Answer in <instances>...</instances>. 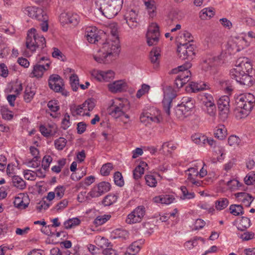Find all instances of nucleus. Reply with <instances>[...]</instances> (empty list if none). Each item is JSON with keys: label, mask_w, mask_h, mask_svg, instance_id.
<instances>
[{"label": "nucleus", "mask_w": 255, "mask_h": 255, "mask_svg": "<svg viewBox=\"0 0 255 255\" xmlns=\"http://www.w3.org/2000/svg\"><path fill=\"white\" fill-rule=\"evenodd\" d=\"M111 36L94 55L95 61L99 63H107L114 59L118 54L120 48V40L118 36L117 25H110Z\"/></svg>", "instance_id": "nucleus-1"}, {"label": "nucleus", "mask_w": 255, "mask_h": 255, "mask_svg": "<svg viewBox=\"0 0 255 255\" xmlns=\"http://www.w3.org/2000/svg\"><path fill=\"white\" fill-rule=\"evenodd\" d=\"M255 103L254 96L250 93L239 95L236 99V117L242 119L247 117L253 109Z\"/></svg>", "instance_id": "nucleus-2"}, {"label": "nucleus", "mask_w": 255, "mask_h": 255, "mask_svg": "<svg viewBox=\"0 0 255 255\" xmlns=\"http://www.w3.org/2000/svg\"><path fill=\"white\" fill-rule=\"evenodd\" d=\"M129 109V103L127 99L117 98L112 100V103L108 108L107 112L109 115L115 119H118L123 116L126 119H128L129 116L126 113Z\"/></svg>", "instance_id": "nucleus-3"}, {"label": "nucleus", "mask_w": 255, "mask_h": 255, "mask_svg": "<svg viewBox=\"0 0 255 255\" xmlns=\"http://www.w3.org/2000/svg\"><path fill=\"white\" fill-rule=\"evenodd\" d=\"M25 45L33 53L38 48H44L46 46V40L43 35L37 33L36 29L32 28L27 31Z\"/></svg>", "instance_id": "nucleus-4"}, {"label": "nucleus", "mask_w": 255, "mask_h": 255, "mask_svg": "<svg viewBox=\"0 0 255 255\" xmlns=\"http://www.w3.org/2000/svg\"><path fill=\"white\" fill-rule=\"evenodd\" d=\"M97 4L99 10L107 18L111 19L116 15L121 9L123 3L113 1L112 0H97Z\"/></svg>", "instance_id": "nucleus-5"}, {"label": "nucleus", "mask_w": 255, "mask_h": 255, "mask_svg": "<svg viewBox=\"0 0 255 255\" xmlns=\"http://www.w3.org/2000/svg\"><path fill=\"white\" fill-rule=\"evenodd\" d=\"M191 67V64L190 62H187L177 68L173 69L170 72L171 74H178L175 80V85L177 88L182 87L185 84L189 82L191 74L188 69Z\"/></svg>", "instance_id": "nucleus-6"}, {"label": "nucleus", "mask_w": 255, "mask_h": 255, "mask_svg": "<svg viewBox=\"0 0 255 255\" xmlns=\"http://www.w3.org/2000/svg\"><path fill=\"white\" fill-rule=\"evenodd\" d=\"M247 60L246 61L239 59L237 61L235 68L230 71V75L231 77L235 79L237 82L242 77V75L244 73L249 72V70L252 68V66Z\"/></svg>", "instance_id": "nucleus-7"}, {"label": "nucleus", "mask_w": 255, "mask_h": 255, "mask_svg": "<svg viewBox=\"0 0 255 255\" xmlns=\"http://www.w3.org/2000/svg\"><path fill=\"white\" fill-rule=\"evenodd\" d=\"M85 37L89 43H96L97 42L99 43L98 44H101V47L103 43L100 41L102 38H105V34L103 31L98 30L95 26H88L85 28Z\"/></svg>", "instance_id": "nucleus-8"}, {"label": "nucleus", "mask_w": 255, "mask_h": 255, "mask_svg": "<svg viewBox=\"0 0 255 255\" xmlns=\"http://www.w3.org/2000/svg\"><path fill=\"white\" fill-rule=\"evenodd\" d=\"M159 27L156 22H152L149 25L146 33V41L148 46L156 45L159 39Z\"/></svg>", "instance_id": "nucleus-9"}, {"label": "nucleus", "mask_w": 255, "mask_h": 255, "mask_svg": "<svg viewBox=\"0 0 255 255\" xmlns=\"http://www.w3.org/2000/svg\"><path fill=\"white\" fill-rule=\"evenodd\" d=\"M50 64V62L48 58L45 57H41L38 63L33 66L30 76L36 78H41L44 72L49 68Z\"/></svg>", "instance_id": "nucleus-10"}, {"label": "nucleus", "mask_w": 255, "mask_h": 255, "mask_svg": "<svg viewBox=\"0 0 255 255\" xmlns=\"http://www.w3.org/2000/svg\"><path fill=\"white\" fill-rule=\"evenodd\" d=\"M145 214V208L143 206H138L129 214L126 219V223L132 224L141 222Z\"/></svg>", "instance_id": "nucleus-11"}, {"label": "nucleus", "mask_w": 255, "mask_h": 255, "mask_svg": "<svg viewBox=\"0 0 255 255\" xmlns=\"http://www.w3.org/2000/svg\"><path fill=\"white\" fill-rule=\"evenodd\" d=\"M194 47V45L190 43H184L181 45H178L177 52L179 57L183 59H192L195 55Z\"/></svg>", "instance_id": "nucleus-12"}, {"label": "nucleus", "mask_w": 255, "mask_h": 255, "mask_svg": "<svg viewBox=\"0 0 255 255\" xmlns=\"http://www.w3.org/2000/svg\"><path fill=\"white\" fill-rule=\"evenodd\" d=\"M183 102L178 105L175 110V114L176 117L180 120H183L189 115L190 111L193 108L194 106L191 101L188 100L185 104Z\"/></svg>", "instance_id": "nucleus-13"}, {"label": "nucleus", "mask_w": 255, "mask_h": 255, "mask_svg": "<svg viewBox=\"0 0 255 255\" xmlns=\"http://www.w3.org/2000/svg\"><path fill=\"white\" fill-rule=\"evenodd\" d=\"M229 102L230 99L227 96L221 97L218 101L220 117L223 121L225 120L228 117Z\"/></svg>", "instance_id": "nucleus-14"}, {"label": "nucleus", "mask_w": 255, "mask_h": 255, "mask_svg": "<svg viewBox=\"0 0 255 255\" xmlns=\"http://www.w3.org/2000/svg\"><path fill=\"white\" fill-rule=\"evenodd\" d=\"M111 189V184L107 182L103 181L95 186L88 194L92 198L98 197Z\"/></svg>", "instance_id": "nucleus-15"}, {"label": "nucleus", "mask_w": 255, "mask_h": 255, "mask_svg": "<svg viewBox=\"0 0 255 255\" xmlns=\"http://www.w3.org/2000/svg\"><path fill=\"white\" fill-rule=\"evenodd\" d=\"M79 20V16L72 12H64L59 16V21L62 25L72 24L73 25H76Z\"/></svg>", "instance_id": "nucleus-16"}, {"label": "nucleus", "mask_w": 255, "mask_h": 255, "mask_svg": "<svg viewBox=\"0 0 255 255\" xmlns=\"http://www.w3.org/2000/svg\"><path fill=\"white\" fill-rule=\"evenodd\" d=\"M92 75L99 81L108 82L114 78L115 73L112 70L107 71L94 70L92 72Z\"/></svg>", "instance_id": "nucleus-17"}, {"label": "nucleus", "mask_w": 255, "mask_h": 255, "mask_svg": "<svg viewBox=\"0 0 255 255\" xmlns=\"http://www.w3.org/2000/svg\"><path fill=\"white\" fill-rule=\"evenodd\" d=\"M137 16V12L133 9L129 10L125 13L124 15L125 19L130 28L133 29L137 27L138 24L136 20Z\"/></svg>", "instance_id": "nucleus-18"}, {"label": "nucleus", "mask_w": 255, "mask_h": 255, "mask_svg": "<svg viewBox=\"0 0 255 255\" xmlns=\"http://www.w3.org/2000/svg\"><path fill=\"white\" fill-rule=\"evenodd\" d=\"M109 90L113 93L121 92L126 90L127 84L123 80L115 81L108 85Z\"/></svg>", "instance_id": "nucleus-19"}, {"label": "nucleus", "mask_w": 255, "mask_h": 255, "mask_svg": "<svg viewBox=\"0 0 255 255\" xmlns=\"http://www.w3.org/2000/svg\"><path fill=\"white\" fill-rule=\"evenodd\" d=\"M150 17L153 18L157 14V7L154 0H142Z\"/></svg>", "instance_id": "nucleus-20"}, {"label": "nucleus", "mask_w": 255, "mask_h": 255, "mask_svg": "<svg viewBox=\"0 0 255 255\" xmlns=\"http://www.w3.org/2000/svg\"><path fill=\"white\" fill-rule=\"evenodd\" d=\"M140 120L141 123L146 126L152 122L156 123H159L160 122V117L158 116H153L150 113L145 112L141 114L140 117Z\"/></svg>", "instance_id": "nucleus-21"}, {"label": "nucleus", "mask_w": 255, "mask_h": 255, "mask_svg": "<svg viewBox=\"0 0 255 255\" xmlns=\"http://www.w3.org/2000/svg\"><path fill=\"white\" fill-rule=\"evenodd\" d=\"M209 88V85L203 82H200L199 83L191 82L189 84V86L187 87L186 90L196 93Z\"/></svg>", "instance_id": "nucleus-22"}, {"label": "nucleus", "mask_w": 255, "mask_h": 255, "mask_svg": "<svg viewBox=\"0 0 255 255\" xmlns=\"http://www.w3.org/2000/svg\"><path fill=\"white\" fill-rule=\"evenodd\" d=\"M239 202H242L245 206L249 207L253 201V197L246 192H239L235 194Z\"/></svg>", "instance_id": "nucleus-23"}, {"label": "nucleus", "mask_w": 255, "mask_h": 255, "mask_svg": "<svg viewBox=\"0 0 255 255\" xmlns=\"http://www.w3.org/2000/svg\"><path fill=\"white\" fill-rule=\"evenodd\" d=\"M160 56V50L158 47L153 48L150 52L149 58L155 68H157L159 65Z\"/></svg>", "instance_id": "nucleus-24"}, {"label": "nucleus", "mask_w": 255, "mask_h": 255, "mask_svg": "<svg viewBox=\"0 0 255 255\" xmlns=\"http://www.w3.org/2000/svg\"><path fill=\"white\" fill-rule=\"evenodd\" d=\"M153 200L155 203L168 205L173 202L175 198L171 195H162L155 197Z\"/></svg>", "instance_id": "nucleus-25"}, {"label": "nucleus", "mask_w": 255, "mask_h": 255, "mask_svg": "<svg viewBox=\"0 0 255 255\" xmlns=\"http://www.w3.org/2000/svg\"><path fill=\"white\" fill-rule=\"evenodd\" d=\"M246 72H245L243 74L242 77L240 78L238 82L241 85L251 87L254 83V78L251 76L249 75V73H247Z\"/></svg>", "instance_id": "nucleus-26"}, {"label": "nucleus", "mask_w": 255, "mask_h": 255, "mask_svg": "<svg viewBox=\"0 0 255 255\" xmlns=\"http://www.w3.org/2000/svg\"><path fill=\"white\" fill-rule=\"evenodd\" d=\"M182 19V16L175 10L171 11L166 19L167 23L169 25L174 24Z\"/></svg>", "instance_id": "nucleus-27"}, {"label": "nucleus", "mask_w": 255, "mask_h": 255, "mask_svg": "<svg viewBox=\"0 0 255 255\" xmlns=\"http://www.w3.org/2000/svg\"><path fill=\"white\" fill-rule=\"evenodd\" d=\"M172 102V98L168 94H165L162 101V104L164 112L167 116H169L170 115V109Z\"/></svg>", "instance_id": "nucleus-28"}, {"label": "nucleus", "mask_w": 255, "mask_h": 255, "mask_svg": "<svg viewBox=\"0 0 255 255\" xmlns=\"http://www.w3.org/2000/svg\"><path fill=\"white\" fill-rule=\"evenodd\" d=\"M147 164L144 162H141L139 164L133 171V176L135 179H139L144 174V167Z\"/></svg>", "instance_id": "nucleus-29"}, {"label": "nucleus", "mask_w": 255, "mask_h": 255, "mask_svg": "<svg viewBox=\"0 0 255 255\" xmlns=\"http://www.w3.org/2000/svg\"><path fill=\"white\" fill-rule=\"evenodd\" d=\"M177 41L179 43V45H181L184 43H190L193 40L191 34L189 32L185 31L180 34V36L177 38Z\"/></svg>", "instance_id": "nucleus-30"}, {"label": "nucleus", "mask_w": 255, "mask_h": 255, "mask_svg": "<svg viewBox=\"0 0 255 255\" xmlns=\"http://www.w3.org/2000/svg\"><path fill=\"white\" fill-rule=\"evenodd\" d=\"M144 243L142 240L135 241L132 243V244L127 249L126 252L136 254L140 251L141 246Z\"/></svg>", "instance_id": "nucleus-31"}, {"label": "nucleus", "mask_w": 255, "mask_h": 255, "mask_svg": "<svg viewBox=\"0 0 255 255\" xmlns=\"http://www.w3.org/2000/svg\"><path fill=\"white\" fill-rule=\"evenodd\" d=\"M251 221L249 218L242 217L237 226L238 230L244 231L251 226Z\"/></svg>", "instance_id": "nucleus-32"}, {"label": "nucleus", "mask_w": 255, "mask_h": 255, "mask_svg": "<svg viewBox=\"0 0 255 255\" xmlns=\"http://www.w3.org/2000/svg\"><path fill=\"white\" fill-rule=\"evenodd\" d=\"M35 94V90L34 88L31 87L27 86L24 91V100L26 103L30 102L33 98Z\"/></svg>", "instance_id": "nucleus-33"}, {"label": "nucleus", "mask_w": 255, "mask_h": 255, "mask_svg": "<svg viewBox=\"0 0 255 255\" xmlns=\"http://www.w3.org/2000/svg\"><path fill=\"white\" fill-rule=\"evenodd\" d=\"M12 182V185L19 189L23 190L26 187L25 181L19 176H13Z\"/></svg>", "instance_id": "nucleus-34"}, {"label": "nucleus", "mask_w": 255, "mask_h": 255, "mask_svg": "<svg viewBox=\"0 0 255 255\" xmlns=\"http://www.w3.org/2000/svg\"><path fill=\"white\" fill-rule=\"evenodd\" d=\"M176 146L171 142H164L163 143L160 151L164 155L170 154L172 150H175Z\"/></svg>", "instance_id": "nucleus-35"}, {"label": "nucleus", "mask_w": 255, "mask_h": 255, "mask_svg": "<svg viewBox=\"0 0 255 255\" xmlns=\"http://www.w3.org/2000/svg\"><path fill=\"white\" fill-rule=\"evenodd\" d=\"M22 90V87L21 84L18 85V87L15 88L14 90V92L16 93L15 94L13 95H8L7 96V100L8 101L9 105L13 107L14 106V102L16 100V98L17 95H18L21 91Z\"/></svg>", "instance_id": "nucleus-36"}, {"label": "nucleus", "mask_w": 255, "mask_h": 255, "mask_svg": "<svg viewBox=\"0 0 255 255\" xmlns=\"http://www.w3.org/2000/svg\"><path fill=\"white\" fill-rule=\"evenodd\" d=\"M234 42L237 46L236 51H240L249 46L248 42L243 37H236Z\"/></svg>", "instance_id": "nucleus-37"}, {"label": "nucleus", "mask_w": 255, "mask_h": 255, "mask_svg": "<svg viewBox=\"0 0 255 255\" xmlns=\"http://www.w3.org/2000/svg\"><path fill=\"white\" fill-rule=\"evenodd\" d=\"M215 136L219 139L222 140L224 139L227 134V129L224 125H220L217 127L215 133Z\"/></svg>", "instance_id": "nucleus-38"}, {"label": "nucleus", "mask_w": 255, "mask_h": 255, "mask_svg": "<svg viewBox=\"0 0 255 255\" xmlns=\"http://www.w3.org/2000/svg\"><path fill=\"white\" fill-rule=\"evenodd\" d=\"M63 82L55 83V84L53 85H49V87L51 89L53 90L55 92H60L63 95L67 96L68 93L65 91L63 88Z\"/></svg>", "instance_id": "nucleus-39"}, {"label": "nucleus", "mask_w": 255, "mask_h": 255, "mask_svg": "<svg viewBox=\"0 0 255 255\" xmlns=\"http://www.w3.org/2000/svg\"><path fill=\"white\" fill-rule=\"evenodd\" d=\"M204 106L205 107L204 110L211 117H214L216 115V107L215 103H212L210 101L205 104Z\"/></svg>", "instance_id": "nucleus-40"}, {"label": "nucleus", "mask_w": 255, "mask_h": 255, "mask_svg": "<svg viewBox=\"0 0 255 255\" xmlns=\"http://www.w3.org/2000/svg\"><path fill=\"white\" fill-rule=\"evenodd\" d=\"M80 220L77 218L69 219L64 223L65 228L70 229L80 224Z\"/></svg>", "instance_id": "nucleus-41"}, {"label": "nucleus", "mask_w": 255, "mask_h": 255, "mask_svg": "<svg viewBox=\"0 0 255 255\" xmlns=\"http://www.w3.org/2000/svg\"><path fill=\"white\" fill-rule=\"evenodd\" d=\"M215 12L212 7L203 8L200 12V17L202 19H206L207 17L211 18L214 16Z\"/></svg>", "instance_id": "nucleus-42"}, {"label": "nucleus", "mask_w": 255, "mask_h": 255, "mask_svg": "<svg viewBox=\"0 0 255 255\" xmlns=\"http://www.w3.org/2000/svg\"><path fill=\"white\" fill-rule=\"evenodd\" d=\"M191 139L192 141L196 144H206V140H207V137L199 133H196L192 135Z\"/></svg>", "instance_id": "nucleus-43"}, {"label": "nucleus", "mask_w": 255, "mask_h": 255, "mask_svg": "<svg viewBox=\"0 0 255 255\" xmlns=\"http://www.w3.org/2000/svg\"><path fill=\"white\" fill-rule=\"evenodd\" d=\"M230 213L235 216H239L244 214L243 208L240 205H231L230 207Z\"/></svg>", "instance_id": "nucleus-44"}, {"label": "nucleus", "mask_w": 255, "mask_h": 255, "mask_svg": "<svg viewBox=\"0 0 255 255\" xmlns=\"http://www.w3.org/2000/svg\"><path fill=\"white\" fill-rule=\"evenodd\" d=\"M117 196L114 194H108L103 200V204L105 206H108L115 203L117 200Z\"/></svg>", "instance_id": "nucleus-45"}, {"label": "nucleus", "mask_w": 255, "mask_h": 255, "mask_svg": "<svg viewBox=\"0 0 255 255\" xmlns=\"http://www.w3.org/2000/svg\"><path fill=\"white\" fill-rule=\"evenodd\" d=\"M111 217L110 215H103L97 217L94 221V224L96 226H101L105 223Z\"/></svg>", "instance_id": "nucleus-46"}, {"label": "nucleus", "mask_w": 255, "mask_h": 255, "mask_svg": "<svg viewBox=\"0 0 255 255\" xmlns=\"http://www.w3.org/2000/svg\"><path fill=\"white\" fill-rule=\"evenodd\" d=\"M229 201L227 198H220L216 201L215 207L218 210H221L227 207Z\"/></svg>", "instance_id": "nucleus-47"}, {"label": "nucleus", "mask_w": 255, "mask_h": 255, "mask_svg": "<svg viewBox=\"0 0 255 255\" xmlns=\"http://www.w3.org/2000/svg\"><path fill=\"white\" fill-rule=\"evenodd\" d=\"M81 105L83 108L84 112L86 111H88V112L92 111L95 106L93 100L91 99H88Z\"/></svg>", "instance_id": "nucleus-48"}, {"label": "nucleus", "mask_w": 255, "mask_h": 255, "mask_svg": "<svg viewBox=\"0 0 255 255\" xmlns=\"http://www.w3.org/2000/svg\"><path fill=\"white\" fill-rule=\"evenodd\" d=\"M97 245L101 248L112 247L111 243L109 242L108 240L104 237H98L96 240Z\"/></svg>", "instance_id": "nucleus-49"}, {"label": "nucleus", "mask_w": 255, "mask_h": 255, "mask_svg": "<svg viewBox=\"0 0 255 255\" xmlns=\"http://www.w3.org/2000/svg\"><path fill=\"white\" fill-rule=\"evenodd\" d=\"M70 83L72 90L76 91L79 86V81L78 76L73 74L70 77Z\"/></svg>", "instance_id": "nucleus-50"}, {"label": "nucleus", "mask_w": 255, "mask_h": 255, "mask_svg": "<svg viewBox=\"0 0 255 255\" xmlns=\"http://www.w3.org/2000/svg\"><path fill=\"white\" fill-rule=\"evenodd\" d=\"M34 18L39 20H48V16L46 12L42 8H38Z\"/></svg>", "instance_id": "nucleus-51"}, {"label": "nucleus", "mask_w": 255, "mask_h": 255, "mask_svg": "<svg viewBox=\"0 0 255 255\" xmlns=\"http://www.w3.org/2000/svg\"><path fill=\"white\" fill-rule=\"evenodd\" d=\"M67 143V140L64 137H59L55 140L54 144L55 148L58 150H62Z\"/></svg>", "instance_id": "nucleus-52"}, {"label": "nucleus", "mask_w": 255, "mask_h": 255, "mask_svg": "<svg viewBox=\"0 0 255 255\" xmlns=\"http://www.w3.org/2000/svg\"><path fill=\"white\" fill-rule=\"evenodd\" d=\"M113 166L111 163H107L104 164L101 169V173L103 176L108 175L113 169Z\"/></svg>", "instance_id": "nucleus-53"}, {"label": "nucleus", "mask_w": 255, "mask_h": 255, "mask_svg": "<svg viewBox=\"0 0 255 255\" xmlns=\"http://www.w3.org/2000/svg\"><path fill=\"white\" fill-rule=\"evenodd\" d=\"M115 183L120 187L124 185V181L122 173L120 172H116L114 176Z\"/></svg>", "instance_id": "nucleus-54"}, {"label": "nucleus", "mask_w": 255, "mask_h": 255, "mask_svg": "<svg viewBox=\"0 0 255 255\" xmlns=\"http://www.w3.org/2000/svg\"><path fill=\"white\" fill-rule=\"evenodd\" d=\"M150 86L145 84H143L141 85V88L139 89L137 93L136 96L137 98H140L142 96L147 93L150 90Z\"/></svg>", "instance_id": "nucleus-55"}, {"label": "nucleus", "mask_w": 255, "mask_h": 255, "mask_svg": "<svg viewBox=\"0 0 255 255\" xmlns=\"http://www.w3.org/2000/svg\"><path fill=\"white\" fill-rule=\"evenodd\" d=\"M47 107L51 112L54 113L59 111L60 109L58 101L56 100L49 101L47 104Z\"/></svg>", "instance_id": "nucleus-56"}, {"label": "nucleus", "mask_w": 255, "mask_h": 255, "mask_svg": "<svg viewBox=\"0 0 255 255\" xmlns=\"http://www.w3.org/2000/svg\"><path fill=\"white\" fill-rule=\"evenodd\" d=\"M146 184L151 187L156 186L157 181L155 178L152 175H147L145 177Z\"/></svg>", "instance_id": "nucleus-57"}, {"label": "nucleus", "mask_w": 255, "mask_h": 255, "mask_svg": "<svg viewBox=\"0 0 255 255\" xmlns=\"http://www.w3.org/2000/svg\"><path fill=\"white\" fill-rule=\"evenodd\" d=\"M38 7L35 6H27L25 8L24 12L29 17L34 18Z\"/></svg>", "instance_id": "nucleus-58"}, {"label": "nucleus", "mask_w": 255, "mask_h": 255, "mask_svg": "<svg viewBox=\"0 0 255 255\" xmlns=\"http://www.w3.org/2000/svg\"><path fill=\"white\" fill-rule=\"evenodd\" d=\"M63 79L60 76L57 74H53L51 75L48 79V85H53L55 83L62 82Z\"/></svg>", "instance_id": "nucleus-59"}, {"label": "nucleus", "mask_w": 255, "mask_h": 255, "mask_svg": "<svg viewBox=\"0 0 255 255\" xmlns=\"http://www.w3.org/2000/svg\"><path fill=\"white\" fill-rule=\"evenodd\" d=\"M240 141V139L236 135H231L228 138L229 144L231 146L236 147L238 146Z\"/></svg>", "instance_id": "nucleus-60"}, {"label": "nucleus", "mask_w": 255, "mask_h": 255, "mask_svg": "<svg viewBox=\"0 0 255 255\" xmlns=\"http://www.w3.org/2000/svg\"><path fill=\"white\" fill-rule=\"evenodd\" d=\"M181 190L183 194V198L184 199H193L195 197V194L194 192H189L185 186H182L181 187Z\"/></svg>", "instance_id": "nucleus-61"}, {"label": "nucleus", "mask_w": 255, "mask_h": 255, "mask_svg": "<svg viewBox=\"0 0 255 255\" xmlns=\"http://www.w3.org/2000/svg\"><path fill=\"white\" fill-rule=\"evenodd\" d=\"M52 161V158L50 155H45L43 158L42 166L44 170H46Z\"/></svg>", "instance_id": "nucleus-62"}, {"label": "nucleus", "mask_w": 255, "mask_h": 255, "mask_svg": "<svg viewBox=\"0 0 255 255\" xmlns=\"http://www.w3.org/2000/svg\"><path fill=\"white\" fill-rule=\"evenodd\" d=\"M70 126V116L68 113L64 115V117L61 123V128L63 129H67Z\"/></svg>", "instance_id": "nucleus-63"}, {"label": "nucleus", "mask_w": 255, "mask_h": 255, "mask_svg": "<svg viewBox=\"0 0 255 255\" xmlns=\"http://www.w3.org/2000/svg\"><path fill=\"white\" fill-rule=\"evenodd\" d=\"M50 204L48 203L44 199L41 200L36 206V209L39 212L42 211V210H45L50 206Z\"/></svg>", "instance_id": "nucleus-64"}]
</instances>
